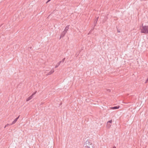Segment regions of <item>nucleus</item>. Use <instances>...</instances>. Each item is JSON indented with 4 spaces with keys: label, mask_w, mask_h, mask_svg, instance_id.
<instances>
[{
    "label": "nucleus",
    "mask_w": 148,
    "mask_h": 148,
    "mask_svg": "<svg viewBox=\"0 0 148 148\" xmlns=\"http://www.w3.org/2000/svg\"><path fill=\"white\" fill-rule=\"evenodd\" d=\"M54 72V71L53 69H52L50 72H49L48 74H47V75H51V74L53 73Z\"/></svg>",
    "instance_id": "obj_6"
},
{
    "label": "nucleus",
    "mask_w": 148,
    "mask_h": 148,
    "mask_svg": "<svg viewBox=\"0 0 148 148\" xmlns=\"http://www.w3.org/2000/svg\"><path fill=\"white\" fill-rule=\"evenodd\" d=\"M32 97H33L32 96H30L26 99V101H29V100L31 99L32 98Z\"/></svg>",
    "instance_id": "obj_8"
},
{
    "label": "nucleus",
    "mask_w": 148,
    "mask_h": 148,
    "mask_svg": "<svg viewBox=\"0 0 148 148\" xmlns=\"http://www.w3.org/2000/svg\"><path fill=\"white\" fill-rule=\"evenodd\" d=\"M98 18H99V17H98L97 18V19H95V21H94V24H95L94 27H95L96 26V24L97 23V21H98Z\"/></svg>",
    "instance_id": "obj_9"
},
{
    "label": "nucleus",
    "mask_w": 148,
    "mask_h": 148,
    "mask_svg": "<svg viewBox=\"0 0 148 148\" xmlns=\"http://www.w3.org/2000/svg\"><path fill=\"white\" fill-rule=\"evenodd\" d=\"M106 90L108 92H110V89H106Z\"/></svg>",
    "instance_id": "obj_15"
},
{
    "label": "nucleus",
    "mask_w": 148,
    "mask_h": 148,
    "mask_svg": "<svg viewBox=\"0 0 148 148\" xmlns=\"http://www.w3.org/2000/svg\"><path fill=\"white\" fill-rule=\"evenodd\" d=\"M84 145L86 148H93L92 143L88 140L86 142Z\"/></svg>",
    "instance_id": "obj_2"
},
{
    "label": "nucleus",
    "mask_w": 148,
    "mask_h": 148,
    "mask_svg": "<svg viewBox=\"0 0 148 148\" xmlns=\"http://www.w3.org/2000/svg\"><path fill=\"white\" fill-rule=\"evenodd\" d=\"M118 32H120V31H118Z\"/></svg>",
    "instance_id": "obj_20"
},
{
    "label": "nucleus",
    "mask_w": 148,
    "mask_h": 148,
    "mask_svg": "<svg viewBox=\"0 0 148 148\" xmlns=\"http://www.w3.org/2000/svg\"><path fill=\"white\" fill-rule=\"evenodd\" d=\"M66 33V31H63L62 32L60 36V39L64 37Z\"/></svg>",
    "instance_id": "obj_3"
},
{
    "label": "nucleus",
    "mask_w": 148,
    "mask_h": 148,
    "mask_svg": "<svg viewBox=\"0 0 148 148\" xmlns=\"http://www.w3.org/2000/svg\"><path fill=\"white\" fill-rule=\"evenodd\" d=\"M65 60V58H64L62 59V61H60V62H61V63H63Z\"/></svg>",
    "instance_id": "obj_12"
},
{
    "label": "nucleus",
    "mask_w": 148,
    "mask_h": 148,
    "mask_svg": "<svg viewBox=\"0 0 148 148\" xmlns=\"http://www.w3.org/2000/svg\"><path fill=\"white\" fill-rule=\"evenodd\" d=\"M20 115H19L18 117L16 118L12 122V123L10 124V125H12L13 124H14L17 121V120L19 118Z\"/></svg>",
    "instance_id": "obj_4"
},
{
    "label": "nucleus",
    "mask_w": 148,
    "mask_h": 148,
    "mask_svg": "<svg viewBox=\"0 0 148 148\" xmlns=\"http://www.w3.org/2000/svg\"><path fill=\"white\" fill-rule=\"evenodd\" d=\"M61 63V62H59L56 65V66H55V68H57L60 65Z\"/></svg>",
    "instance_id": "obj_10"
},
{
    "label": "nucleus",
    "mask_w": 148,
    "mask_h": 148,
    "mask_svg": "<svg viewBox=\"0 0 148 148\" xmlns=\"http://www.w3.org/2000/svg\"><path fill=\"white\" fill-rule=\"evenodd\" d=\"M107 127L109 128L111 126V124L110 123H109V125H107Z\"/></svg>",
    "instance_id": "obj_13"
},
{
    "label": "nucleus",
    "mask_w": 148,
    "mask_h": 148,
    "mask_svg": "<svg viewBox=\"0 0 148 148\" xmlns=\"http://www.w3.org/2000/svg\"><path fill=\"white\" fill-rule=\"evenodd\" d=\"M37 92V91H35V92H34V93H33V94H32V95H31L33 97V96L35 95L36 94V93Z\"/></svg>",
    "instance_id": "obj_14"
},
{
    "label": "nucleus",
    "mask_w": 148,
    "mask_h": 148,
    "mask_svg": "<svg viewBox=\"0 0 148 148\" xmlns=\"http://www.w3.org/2000/svg\"><path fill=\"white\" fill-rule=\"evenodd\" d=\"M112 148H116L115 146H114Z\"/></svg>",
    "instance_id": "obj_19"
},
{
    "label": "nucleus",
    "mask_w": 148,
    "mask_h": 148,
    "mask_svg": "<svg viewBox=\"0 0 148 148\" xmlns=\"http://www.w3.org/2000/svg\"><path fill=\"white\" fill-rule=\"evenodd\" d=\"M119 107H120V106H115L114 107H110V108L111 109H113V110L117 109L119 108Z\"/></svg>",
    "instance_id": "obj_5"
},
{
    "label": "nucleus",
    "mask_w": 148,
    "mask_h": 148,
    "mask_svg": "<svg viewBox=\"0 0 148 148\" xmlns=\"http://www.w3.org/2000/svg\"><path fill=\"white\" fill-rule=\"evenodd\" d=\"M94 27H95L94 26V27L93 28H92V29H91V31H92V30H93V29H94Z\"/></svg>",
    "instance_id": "obj_17"
},
{
    "label": "nucleus",
    "mask_w": 148,
    "mask_h": 148,
    "mask_svg": "<svg viewBox=\"0 0 148 148\" xmlns=\"http://www.w3.org/2000/svg\"><path fill=\"white\" fill-rule=\"evenodd\" d=\"M140 32L145 34H148V26H143L140 27Z\"/></svg>",
    "instance_id": "obj_1"
},
{
    "label": "nucleus",
    "mask_w": 148,
    "mask_h": 148,
    "mask_svg": "<svg viewBox=\"0 0 148 148\" xmlns=\"http://www.w3.org/2000/svg\"><path fill=\"white\" fill-rule=\"evenodd\" d=\"M112 120H111L109 121H108L107 123V125H109V123H110L111 124L112 123Z\"/></svg>",
    "instance_id": "obj_11"
},
{
    "label": "nucleus",
    "mask_w": 148,
    "mask_h": 148,
    "mask_svg": "<svg viewBox=\"0 0 148 148\" xmlns=\"http://www.w3.org/2000/svg\"><path fill=\"white\" fill-rule=\"evenodd\" d=\"M51 0H48L47 2V3L49 2Z\"/></svg>",
    "instance_id": "obj_18"
},
{
    "label": "nucleus",
    "mask_w": 148,
    "mask_h": 148,
    "mask_svg": "<svg viewBox=\"0 0 148 148\" xmlns=\"http://www.w3.org/2000/svg\"><path fill=\"white\" fill-rule=\"evenodd\" d=\"M31 47H29L30 49H31Z\"/></svg>",
    "instance_id": "obj_21"
},
{
    "label": "nucleus",
    "mask_w": 148,
    "mask_h": 148,
    "mask_svg": "<svg viewBox=\"0 0 148 148\" xmlns=\"http://www.w3.org/2000/svg\"><path fill=\"white\" fill-rule=\"evenodd\" d=\"M9 125H10L9 124H7L5 126L4 128H5L6 127L8 126Z\"/></svg>",
    "instance_id": "obj_16"
},
{
    "label": "nucleus",
    "mask_w": 148,
    "mask_h": 148,
    "mask_svg": "<svg viewBox=\"0 0 148 148\" xmlns=\"http://www.w3.org/2000/svg\"><path fill=\"white\" fill-rule=\"evenodd\" d=\"M69 25L67 26L65 28V29L64 30V31H66V32H67V31L69 29Z\"/></svg>",
    "instance_id": "obj_7"
}]
</instances>
